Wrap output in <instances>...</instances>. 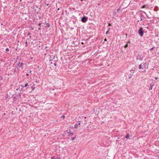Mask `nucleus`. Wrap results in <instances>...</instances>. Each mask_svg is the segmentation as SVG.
I'll use <instances>...</instances> for the list:
<instances>
[{"label": "nucleus", "mask_w": 159, "mask_h": 159, "mask_svg": "<svg viewBox=\"0 0 159 159\" xmlns=\"http://www.w3.org/2000/svg\"><path fill=\"white\" fill-rule=\"evenodd\" d=\"M144 31L142 27H140L138 31V33L140 36H142L143 34Z\"/></svg>", "instance_id": "1"}, {"label": "nucleus", "mask_w": 159, "mask_h": 159, "mask_svg": "<svg viewBox=\"0 0 159 159\" xmlns=\"http://www.w3.org/2000/svg\"><path fill=\"white\" fill-rule=\"evenodd\" d=\"M139 15V16L140 17V20L141 21H143V20H145L146 18L145 16L142 13H140Z\"/></svg>", "instance_id": "2"}, {"label": "nucleus", "mask_w": 159, "mask_h": 159, "mask_svg": "<svg viewBox=\"0 0 159 159\" xmlns=\"http://www.w3.org/2000/svg\"><path fill=\"white\" fill-rule=\"evenodd\" d=\"M87 20L88 17L85 16H84L82 17L81 21L83 23H85L87 21Z\"/></svg>", "instance_id": "3"}, {"label": "nucleus", "mask_w": 159, "mask_h": 159, "mask_svg": "<svg viewBox=\"0 0 159 159\" xmlns=\"http://www.w3.org/2000/svg\"><path fill=\"white\" fill-rule=\"evenodd\" d=\"M24 64V63H20V61H19V62H18L17 63V66H18V67H19V68H23L22 67V66Z\"/></svg>", "instance_id": "4"}, {"label": "nucleus", "mask_w": 159, "mask_h": 159, "mask_svg": "<svg viewBox=\"0 0 159 159\" xmlns=\"http://www.w3.org/2000/svg\"><path fill=\"white\" fill-rule=\"evenodd\" d=\"M155 83L154 82L152 81V83L150 84V87L149 88V90H150L152 89V86L154 85Z\"/></svg>", "instance_id": "5"}, {"label": "nucleus", "mask_w": 159, "mask_h": 159, "mask_svg": "<svg viewBox=\"0 0 159 159\" xmlns=\"http://www.w3.org/2000/svg\"><path fill=\"white\" fill-rule=\"evenodd\" d=\"M66 132L68 134V135L69 136H72L73 134V133H71L70 132V129H69V130H67L66 131Z\"/></svg>", "instance_id": "6"}, {"label": "nucleus", "mask_w": 159, "mask_h": 159, "mask_svg": "<svg viewBox=\"0 0 159 159\" xmlns=\"http://www.w3.org/2000/svg\"><path fill=\"white\" fill-rule=\"evenodd\" d=\"M146 63H142L140 65H139V69H143V67H142V66H144V65L146 64Z\"/></svg>", "instance_id": "7"}, {"label": "nucleus", "mask_w": 159, "mask_h": 159, "mask_svg": "<svg viewBox=\"0 0 159 159\" xmlns=\"http://www.w3.org/2000/svg\"><path fill=\"white\" fill-rule=\"evenodd\" d=\"M117 12H116V11H113V13H112L113 16H117Z\"/></svg>", "instance_id": "8"}, {"label": "nucleus", "mask_w": 159, "mask_h": 159, "mask_svg": "<svg viewBox=\"0 0 159 159\" xmlns=\"http://www.w3.org/2000/svg\"><path fill=\"white\" fill-rule=\"evenodd\" d=\"M133 76H134V75H133L132 74L129 75V77H129V79H130L132 78L133 77Z\"/></svg>", "instance_id": "9"}, {"label": "nucleus", "mask_w": 159, "mask_h": 159, "mask_svg": "<svg viewBox=\"0 0 159 159\" xmlns=\"http://www.w3.org/2000/svg\"><path fill=\"white\" fill-rule=\"evenodd\" d=\"M52 159H61L60 157L59 158L58 157H51Z\"/></svg>", "instance_id": "10"}, {"label": "nucleus", "mask_w": 159, "mask_h": 159, "mask_svg": "<svg viewBox=\"0 0 159 159\" xmlns=\"http://www.w3.org/2000/svg\"><path fill=\"white\" fill-rule=\"evenodd\" d=\"M125 138L127 139H128L129 138V135L128 134H127L126 135Z\"/></svg>", "instance_id": "11"}, {"label": "nucleus", "mask_w": 159, "mask_h": 159, "mask_svg": "<svg viewBox=\"0 0 159 159\" xmlns=\"http://www.w3.org/2000/svg\"><path fill=\"white\" fill-rule=\"evenodd\" d=\"M142 58L141 57H139L138 56V57H137V59H139V60H142Z\"/></svg>", "instance_id": "12"}, {"label": "nucleus", "mask_w": 159, "mask_h": 159, "mask_svg": "<svg viewBox=\"0 0 159 159\" xmlns=\"http://www.w3.org/2000/svg\"><path fill=\"white\" fill-rule=\"evenodd\" d=\"M78 124H75V128H77V127H78Z\"/></svg>", "instance_id": "13"}, {"label": "nucleus", "mask_w": 159, "mask_h": 159, "mask_svg": "<svg viewBox=\"0 0 159 159\" xmlns=\"http://www.w3.org/2000/svg\"><path fill=\"white\" fill-rule=\"evenodd\" d=\"M135 69H132L131 70H130V72H131V73H133L134 72Z\"/></svg>", "instance_id": "14"}, {"label": "nucleus", "mask_w": 159, "mask_h": 159, "mask_svg": "<svg viewBox=\"0 0 159 159\" xmlns=\"http://www.w3.org/2000/svg\"><path fill=\"white\" fill-rule=\"evenodd\" d=\"M46 27H50V25L48 23H46Z\"/></svg>", "instance_id": "15"}, {"label": "nucleus", "mask_w": 159, "mask_h": 159, "mask_svg": "<svg viewBox=\"0 0 159 159\" xmlns=\"http://www.w3.org/2000/svg\"><path fill=\"white\" fill-rule=\"evenodd\" d=\"M75 137H76V135H75V137L72 138L71 139V140H74L75 138Z\"/></svg>", "instance_id": "16"}, {"label": "nucleus", "mask_w": 159, "mask_h": 159, "mask_svg": "<svg viewBox=\"0 0 159 159\" xmlns=\"http://www.w3.org/2000/svg\"><path fill=\"white\" fill-rule=\"evenodd\" d=\"M28 84V83H26V84H25L24 85V87H26L27 86Z\"/></svg>", "instance_id": "17"}, {"label": "nucleus", "mask_w": 159, "mask_h": 159, "mask_svg": "<svg viewBox=\"0 0 159 159\" xmlns=\"http://www.w3.org/2000/svg\"><path fill=\"white\" fill-rule=\"evenodd\" d=\"M128 46V45L127 44H126L125 46H124V48H127Z\"/></svg>", "instance_id": "18"}, {"label": "nucleus", "mask_w": 159, "mask_h": 159, "mask_svg": "<svg viewBox=\"0 0 159 159\" xmlns=\"http://www.w3.org/2000/svg\"><path fill=\"white\" fill-rule=\"evenodd\" d=\"M155 48V47H152L150 49V51H152V50H153L154 48Z\"/></svg>", "instance_id": "19"}, {"label": "nucleus", "mask_w": 159, "mask_h": 159, "mask_svg": "<svg viewBox=\"0 0 159 159\" xmlns=\"http://www.w3.org/2000/svg\"><path fill=\"white\" fill-rule=\"evenodd\" d=\"M5 51L6 52H8L9 51V49L7 48L6 49Z\"/></svg>", "instance_id": "20"}, {"label": "nucleus", "mask_w": 159, "mask_h": 159, "mask_svg": "<svg viewBox=\"0 0 159 159\" xmlns=\"http://www.w3.org/2000/svg\"><path fill=\"white\" fill-rule=\"evenodd\" d=\"M27 72L28 73H31L32 72V71L30 70H29L27 71Z\"/></svg>", "instance_id": "21"}, {"label": "nucleus", "mask_w": 159, "mask_h": 159, "mask_svg": "<svg viewBox=\"0 0 159 159\" xmlns=\"http://www.w3.org/2000/svg\"><path fill=\"white\" fill-rule=\"evenodd\" d=\"M61 118H62L63 119H64L65 118V116H64V115L62 116L61 117Z\"/></svg>", "instance_id": "22"}, {"label": "nucleus", "mask_w": 159, "mask_h": 159, "mask_svg": "<svg viewBox=\"0 0 159 159\" xmlns=\"http://www.w3.org/2000/svg\"><path fill=\"white\" fill-rule=\"evenodd\" d=\"M52 59H54L55 58V56H53V55H52Z\"/></svg>", "instance_id": "23"}, {"label": "nucleus", "mask_w": 159, "mask_h": 159, "mask_svg": "<svg viewBox=\"0 0 159 159\" xmlns=\"http://www.w3.org/2000/svg\"><path fill=\"white\" fill-rule=\"evenodd\" d=\"M119 10H120V8L117 9V10H116V12H118V11H119Z\"/></svg>", "instance_id": "24"}, {"label": "nucleus", "mask_w": 159, "mask_h": 159, "mask_svg": "<svg viewBox=\"0 0 159 159\" xmlns=\"http://www.w3.org/2000/svg\"><path fill=\"white\" fill-rule=\"evenodd\" d=\"M31 87L32 89V90H34V89L35 88L34 87H33V86H32Z\"/></svg>", "instance_id": "25"}, {"label": "nucleus", "mask_w": 159, "mask_h": 159, "mask_svg": "<svg viewBox=\"0 0 159 159\" xmlns=\"http://www.w3.org/2000/svg\"><path fill=\"white\" fill-rule=\"evenodd\" d=\"M111 26V23H109V24H108V26Z\"/></svg>", "instance_id": "26"}, {"label": "nucleus", "mask_w": 159, "mask_h": 159, "mask_svg": "<svg viewBox=\"0 0 159 159\" xmlns=\"http://www.w3.org/2000/svg\"><path fill=\"white\" fill-rule=\"evenodd\" d=\"M110 28H108L107 29V31H110Z\"/></svg>", "instance_id": "27"}, {"label": "nucleus", "mask_w": 159, "mask_h": 159, "mask_svg": "<svg viewBox=\"0 0 159 159\" xmlns=\"http://www.w3.org/2000/svg\"><path fill=\"white\" fill-rule=\"evenodd\" d=\"M41 23H39V24H38V25L39 26H41Z\"/></svg>", "instance_id": "28"}, {"label": "nucleus", "mask_w": 159, "mask_h": 159, "mask_svg": "<svg viewBox=\"0 0 159 159\" xmlns=\"http://www.w3.org/2000/svg\"><path fill=\"white\" fill-rule=\"evenodd\" d=\"M54 66H56L57 65V63H55L54 64Z\"/></svg>", "instance_id": "29"}, {"label": "nucleus", "mask_w": 159, "mask_h": 159, "mask_svg": "<svg viewBox=\"0 0 159 159\" xmlns=\"http://www.w3.org/2000/svg\"><path fill=\"white\" fill-rule=\"evenodd\" d=\"M147 24L148 25V26H149V24ZM146 28H147V29H148V26L146 27Z\"/></svg>", "instance_id": "30"}, {"label": "nucleus", "mask_w": 159, "mask_h": 159, "mask_svg": "<svg viewBox=\"0 0 159 159\" xmlns=\"http://www.w3.org/2000/svg\"><path fill=\"white\" fill-rule=\"evenodd\" d=\"M26 76H29V74H28V73H27V74H26Z\"/></svg>", "instance_id": "31"}, {"label": "nucleus", "mask_w": 159, "mask_h": 159, "mask_svg": "<svg viewBox=\"0 0 159 159\" xmlns=\"http://www.w3.org/2000/svg\"><path fill=\"white\" fill-rule=\"evenodd\" d=\"M145 5L143 6H142V7H143V8H145Z\"/></svg>", "instance_id": "32"}, {"label": "nucleus", "mask_w": 159, "mask_h": 159, "mask_svg": "<svg viewBox=\"0 0 159 159\" xmlns=\"http://www.w3.org/2000/svg\"><path fill=\"white\" fill-rule=\"evenodd\" d=\"M5 119H7V116H6L5 117Z\"/></svg>", "instance_id": "33"}, {"label": "nucleus", "mask_w": 159, "mask_h": 159, "mask_svg": "<svg viewBox=\"0 0 159 159\" xmlns=\"http://www.w3.org/2000/svg\"><path fill=\"white\" fill-rule=\"evenodd\" d=\"M108 31H107L106 32V34H108Z\"/></svg>", "instance_id": "34"}, {"label": "nucleus", "mask_w": 159, "mask_h": 159, "mask_svg": "<svg viewBox=\"0 0 159 159\" xmlns=\"http://www.w3.org/2000/svg\"><path fill=\"white\" fill-rule=\"evenodd\" d=\"M155 79L156 80H157V79H158V77H155Z\"/></svg>", "instance_id": "35"}, {"label": "nucleus", "mask_w": 159, "mask_h": 159, "mask_svg": "<svg viewBox=\"0 0 159 159\" xmlns=\"http://www.w3.org/2000/svg\"><path fill=\"white\" fill-rule=\"evenodd\" d=\"M38 30H41V28L40 27H39L38 28Z\"/></svg>", "instance_id": "36"}, {"label": "nucleus", "mask_w": 159, "mask_h": 159, "mask_svg": "<svg viewBox=\"0 0 159 159\" xmlns=\"http://www.w3.org/2000/svg\"><path fill=\"white\" fill-rule=\"evenodd\" d=\"M25 44L27 45V41H26V42H25Z\"/></svg>", "instance_id": "37"}, {"label": "nucleus", "mask_w": 159, "mask_h": 159, "mask_svg": "<svg viewBox=\"0 0 159 159\" xmlns=\"http://www.w3.org/2000/svg\"><path fill=\"white\" fill-rule=\"evenodd\" d=\"M144 67H145V65L144 66H142V67H143V68H144Z\"/></svg>", "instance_id": "38"}, {"label": "nucleus", "mask_w": 159, "mask_h": 159, "mask_svg": "<svg viewBox=\"0 0 159 159\" xmlns=\"http://www.w3.org/2000/svg\"><path fill=\"white\" fill-rule=\"evenodd\" d=\"M30 33H28V35H30Z\"/></svg>", "instance_id": "39"}, {"label": "nucleus", "mask_w": 159, "mask_h": 159, "mask_svg": "<svg viewBox=\"0 0 159 159\" xmlns=\"http://www.w3.org/2000/svg\"><path fill=\"white\" fill-rule=\"evenodd\" d=\"M104 41H107V39H104Z\"/></svg>", "instance_id": "40"}, {"label": "nucleus", "mask_w": 159, "mask_h": 159, "mask_svg": "<svg viewBox=\"0 0 159 159\" xmlns=\"http://www.w3.org/2000/svg\"><path fill=\"white\" fill-rule=\"evenodd\" d=\"M130 43V41H128V43Z\"/></svg>", "instance_id": "41"}, {"label": "nucleus", "mask_w": 159, "mask_h": 159, "mask_svg": "<svg viewBox=\"0 0 159 159\" xmlns=\"http://www.w3.org/2000/svg\"><path fill=\"white\" fill-rule=\"evenodd\" d=\"M3 115H4V116H5V115H6V114H5V113H4L3 114Z\"/></svg>", "instance_id": "42"}, {"label": "nucleus", "mask_w": 159, "mask_h": 159, "mask_svg": "<svg viewBox=\"0 0 159 159\" xmlns=\"http://www.w3.org/2000/svg\"><path fill=\"white\" fill-rule=\"evenodd\" d=\"M52 60H53V59H50L49 61H52Z\"/></svg>", "instance_id": "43"}, {"label": "nucleus", "mask_w": 159, "mask_h": 159, "mask_svg": "<svg viewBox=\"0 0 159 159\" xmlns=\"http://www.w3.org/2000/svg\"><path fill=\"white\" fill-rule=\"evenodd\" d=\"M154 11H157V10H155V8H154Z\"/></svg>", "instance_id": "44"}, {"label": "nucleus", "mask_w": 159, "mask_h": 159, "mask_svg": "<svg viewBox=\"0 0 159 159\" xmlns=\"http://www.w3.org/2000/svg\"><path fill=\"white\" fill-rule=\"evenodd\" d=\"M143 12H144V13H145V14H146V13L145 12H144V11H143Z\"/></svg>", "instance_id": "45"}, {"label": "nucleus", "mask_w": 159, "mask_h": 159, "mask_svg": "<svg viewBox=\"0 0 159 159\" xmlns=\"http://www.w3.org/2000/svg\"><path fill=\"white\" fill-rule=\"evenodd\" d=\"M80 123H79V124H78V125H80Z\"/></svg>", "instance_id": "46"}, {"label": "nucleus", "mask_w": 159, "mask_h": 159, "mask_svg": "<svg viewBox=\"0 0 159 159\" xmlns=\"http://www.w3.org/2000/svg\"><path fill=\"white\" fill-rule=\"evenodd\" d=\"M84 118H85V119H86V117H84Z\"/></svg>", "instance_id": "47"}, {"label": "nucleus", "mask_w": 159, "mask_h": 159, "mask_svg": "<svg viewBox=\"0 0 159 159\" xmlns=\"http://www.w3.org/2000/svg\"><path fill=\"white\" fill-rule=\"evenodd\" d=\"M48 5H49V4H48L47 5V6H48Z\"/></svg>", "instance_id": "48"}, {"label": "nucleus", "mask_w": 159, "mask_h": 159, "mask_svg": "<svg viewBox=\"0 0 159 159\" xmlns=\"http://www.w3.org/2000/svg\"><path fill=\"white\" fill-rule=\"evenodd\" d=\"M30 38H31V36H30Z\"/></svg>", "instance_id": "49"}, {"label": "nucleus", "mask_w": 159, "mask_h": 159, "mask_svg": "<svg viewBox=\"0 0 159 159\" xmlns=\"http://www.w3.org/2000/svg\"><path fill=\"white\" fill-rule=\"evenodd\" d=\"M58 10H59V8H58Z\"/></svg>", "instance_id": "50"}, {"label": "nucleus", "mask_w": 159, "mask_h": 159, "mask_svg": "<svg viewBox=\"0 0 159 159\" xmlns=\"http://www.w3.org/2000/svg\"><path fill=\"white\" fill-rule=\"evenodd\" d=\"M50 63L51 64H52V62H51Z\"/></svg>", "instance_id": "51"}, {"label": "nucleus", "mask_w": 159, "mask_h": 159, "mask_svg": "<svg viewBox=\"0 0 159 159\" xmlns=\"http://www.w3.org/2000/svg\"><path fill=\"white\" fill-rule=\"evenodd\" d=\"M18 0H16L18 2Z\"/></svg>", "instance_id": "52"}, {"label": "nucleus", "mask_w": 159, "mask_h": 159, "mask_svg": "<svg viewBox=\"0 0 159 159\" xmlns=\"http://www.w3.org/2000/svg\"><path fill=\"white\" fill-rule=\"evenodd\" d=\"M83 42L82 43V44H83Z\"/></svg>", "instance_id": "53"}, {"label": "nucleus", "mask_w": 159, "mask_h": 159, "mask_svg": "<svg viewBox=\"0 0 159 159\" xmlns=\"http://www.w3.org/2000/svg\"><path fill=\"white\" fill-rule=\"evenodd\" d=\"M47 48V47H45V48Z\"/></svg>", "instance_id": "54"}]
</instances>
